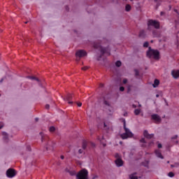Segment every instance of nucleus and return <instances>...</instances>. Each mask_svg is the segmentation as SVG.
<instances>
[{
    "label": "nucleus",
    "mask_w": 179,
    "mask_h": 179,
    "mask_svg": "<svg viewBox=\"0 0 179 179\" xmlns=\"http://www.w3.org/2000/svg\"><path fill=\"white\" fill-rule=\"evenodd\" d=\"M123 128L125 132L120 135L122 139H128V138H132L134 136V134H132L131 130L127 128V122L125 120H123Z\"/></svg>",
    "instance_id": "obj_1"
},
{
    "label": "nucleus",
    "mask_w": 179,
    "mask_h": 179,
    "mask_svg": "<svg viewBox=\"0 0 179 179\" xmlns=\"http://www.w3.org/2000/svg\"><path fill=\"white\" fill-rule=\"evenodd\" d=\"M147 57L148 58H153L154 59H160V52L159 50H152V48H148V51H147Z\"/></svg>",
    "instance_id": "obj_2"
},
{
    "label": "nucleus",
    "mask_w": 179,
    "mask_h": 179,
    "mask_svg": "<svg viewBox=\"0 0 179 179\" xmlns=\"http://www.w3.org/2000/svg\"><path fill=\"white\" fill-rule=\"evenodd\" d=\"M76 179H89V171L86 169L80 170L76 174Z\"/></svg>",
    "instance_id": "obj_3"
},
{
    "label": "nucleus",
    "mask_w": 179,
    "mask_h": 179,
    "mask_svg": "<svg viewBox=\"0 0 179 179\" xmlns=\"http://www.w3.org/2000/svg\"><path fill=\"white\" fill-rule=\"evenodd\" d=\"M152 27L155 29H160V22L159 21L150 20L148 21V29L152 30Z\"/></svg>",
    "instance_id": "obj_4"
},
{
    "label": "nucleus",
    "mask_w": 179,
    "mask_h": 179,
    "mask_svg": "<svg viewBox=\"0 0 179 179\" xmlns=\"http://www.w3.org/2000/svg\"><path fill=\"white\" fill-rule=\"evenodd\" d=\"M16 174H17V173L16 172V170L13 169H8L6 171V176L8 177V178H13V177H15Z\"/></svg>",
    "instance_id": "obj_5"
},
{
    "label": "nucleus",
    "mask_w": 179,
    "mask_h": 179,
    "mask_svg": "<svg viewBox=\"0 0 179 179\" xmlns=\"http://www.w3.org/2000/svg\"><path fill=\"white\" fill-rule=\"evenodd\" d=\"M94 48H100V51L102 55L103 54H106V52H107V49L102 48L101 45H99V43H94Z\"/></svg>",
    "instance_id": "obj_6"
},
{
    "label": "nucleus",
    "mask_w": 179,
    "mask_h": 179,
    "mask_svg": "<svg viewBox=\"0 0 179 179\" xmlns=\"http://www.w3.org/2000/svg\"><path fill=\"white\" fill-rule=\"evenodd\" d=\"M76 55V57H79L80 58L82 57H86V55H87V53L86 52V51L81 50L77 51Z\"/></svg>",
    "instance_id": "obj_7"
},
{
    "label": "nucleus",
    "mask_w": 179,
    "mask_h": 179,
    "mask_svg": "<svg viewBox=\"0 0 179 179\" xmlns=\"http://www.w3.org/2000/svg\"><path fill=\"white\" fill-rule=\"evenodd\" d=\"M152 120L155 121V122H160L162 121V118H160V116L157 114H153L151 115Z\"/></svg>",
    "instance_id": "obj_8"
},
{
    "label": "nucleus",
    "mask_w": 179,
    "mask_h": 179,
    "mask_svg": "<svg viewBox=\"0 0 179 179\" xmlns=\"http://www.w3.org/2000/svg\"><path fill=\"white\" fill-rule=\"evenodd\" d=\"M143 135H144L145 138H147V139H152V138H153V136H155V134H150L148 132V130L144 131Z\"/></svg>",
    "instance_id": "obj_9"
},
{
    "label": "nucleus",
    "mask_w": 179,
    "mask_h": 179,
    "mask_svg": "<svg viewBox=\"0 0 179 179\" xmlns=\"http://www.w3.org/2000/svg\"><path fill=\"white\" fill-rule=\"evenodd\" d=\"M171 75L174 79H178L179 78V70H173L171 71Z\"/></svg>",
    "instance_id": "obj_10"
},
{
    "label": "nucleus",
    "mask_w": 179,
    "mask_h": 179,
    "mask_svg": "<svg viewBox=\"0 0 179 179\" xmlns=\"http://www.w3.org/2000/svg\"><path fill=\"white\" fill-rule=\"evenodd\" d=\"M71 99H72V94H67L66 98H64V101H68L69 104H72L73 102L71 101Z\"/></svg>",
    "instance_id": "obj_11"
},
{
    "label": "nucleus",
    "mask_w": 179,
    "mask_h": 179,
    "mask_svg": "<svg viewBox=\"0 0 179 179\" xmlns=\"http://www.w3.org/2000/svg\"><path fill=\"white\" fill-rule=\"evenodd\" d=\"M115 164L117 167H121V166H122V164H124V162H122V160L121 159H117L115 160Z\"/></svg>",
    "instance_id": "obj_12"
},
{
    "label": "nucleus",
    "mask_w": 179,
    "mask_h": 179,
    "mask_svg": "<svg viewBox=\"0 0 179 179\" xmlns=\"http://www.w3.org/2000/svg\"><path fill=\"white\" fill-rule=\"evenodd\" d=\"M155 155L157 157H159V159H164L163 155H162V152L159 150H155Z\"/></svg>",
    "instance_id": "obj_13"
},
{
    "label": "nucleus",
    "mask_w": 179,
    "mask_h": 179,
    "mask_svg": "<svg viewBox=\"0 0 179 179\" xmlns=\"http://www.w3.org/2000/svg\"><path fill=\"white\" fill-rule=\"evenodd\" d=\"M159 83H160V81H159V80L157 79H155L154 81V84L152 85L153 87H157Z\"/></svg>",
    "instance_id": "obj_14"
},
{
    "label": "nucleus",
    "mask_w": 179,
    "mask_h": 179,
    "mask_svg": "<svg viewBox=\"0 0 179 179\" xmlns=\"http://www.w3.org/2000/svg\"><path fill=\"white\" fill-rule=\"evenodd\" d=\"M2 135L3 136V138L4 141H6V142H8V133L3 131Z\"/></svg>",
    "instance_id": "obj_15"
},
{
    "label": "nucleus",
    "mask_w": 179,
    "mask_h": 179,
    "mask_svg": "<svg viewBox=\"0 0 179 179\" xmlns=\"http://www.w3.org/2000/svg\"><path fill=\"white\" fill-rule=\"evenodd\" d=\"M145 36H146V34H145V31L141 30L139 34V37H142L143 38H144V37H145Z\"/></svg>",
    "instance_id": "obj_16"
},
{
    "label": "nucleus",
    "mask_w": 179,
    "mask_h": 179,
    "mask_svg": "<svg viewBox=\"0 0 179 179\" xmlns=\"http://www.w3.org/2000/svg\"><path fill=\"white\" fill-rule=\"evenodd\" d=\"M129 178L130 179H138V176H136V173L129 175Z\"/></svg>",
    "instance_id": "obj_17"
},
{
    "label": "nucleus",
    "mask_w": 179,
    "mask_h": 179,
    "mask_svg": "<svg viewBox=\"0 0 179 179\" xmlns=\"http://www.w3.org/2000/svg\"><path fill=\"white\" fill-rule=\"evenodd\" d=\"M104 140V137L101 136V138L100 137H98V141H100L101 143H102L103 146H106V143H103V141Z\"/></svg>",
    "instance_id": "obj_18"
},
{
    "label": "nucleus",
    "mask_w": 179,
    "mask_h": 179,
    "mask_svg": "<svg viewBox=\"0 0 179 179\" xmlns=\"http://www.w3.org/2000/svg\"><path fill=\"white\" fill-rule=\"evenodd\" d=\"M87 146V141H83V149H86Z\"/></svg>",
    "instance_id": "obj_19"
},
{
    "label": "nucleus",
    "mask_w": 179,
    "mask_h": 179,
    "mask_svg": "<svg viewBox=\"0 0 179 179\" xmlns=\"http://www.w3.org/2000/svg\"><path fill=\"white\" fill-rule=\"evenodd\" d=\"M126 12H129L131 10V6L129 4H127L125 7Z\"/></svg>",
    "instance_id": "obj_20"
},
{
    "label": "nucleus",
    "mask_w": 179,
    "mask_h": 179,
    "mask_svg": "<svg viewBox=\"0 0 179 179\" xmlns=\"http://www.w3.org/2000/svg\"><path fill=\"white\" fill-rule=\"evenodd\" d=\"M134 114H135V115H139V114H141L140 109H135L134 110Z\"/></svg>",
    "instance_id": "obj_21"
},
{
    "label": "nucleus",
    "mask_w": 179,
    "mask_h": 179,
    "mask_svg": "<svg viewBox=\"0 0 179 179\" xmlns=\"http://www.w3.org/2000/svg\"><path fill=\"white\" fill-rule=\"evenodd\" d=\"M115 65H116V66H117L118 68H120V66H121V65H122L121 61H117V62H115Z\"/></svg>",
    "instance_id": "obj_22"
},
{
    "label": "nucleus",
    "mask_w": 179,
    "mask_h": 179,
    "mask_svg": "<svg viewBox=\"0 0 179 179\" xmlns=\"http://www.w3.org/2000/svg\"><path fill=\"white\" fill-rule=\"evenodd\" d=\"M46 150H54V147L52 146H47Z\"/></svg>",
    "instance_id": "obj_23"
},
{
    "label": "nucleus",
    "mask_w": 179,
    "mask_h": 179,
    "mask_svg": "<svg viewBox=\"0 0 179 179\" xmlns=\"http://www.w3.org/2000/svg\"><path fill=\"white\" fill-rule=\"evenodd\" d=\"M143 47L148 48V47H149V42H145L143 44Z\"/></svg>",
    "instance_id": "obj_24"
},
{
    "label": "nucleus",
    "mask_w": 179,
    "mask_h": 179,
    "mask_svg": "<svg viewBox=\"0 0 179 179\" xmlns=\"http://www.w3.org/2000/svg\"><path fill=\"white\" fill-rule=\"evenodd\" d=\"M168 176H169V177L173 178V177H174V173H173V172H169V173H168Z\"/></svg>",
    "instance_id": "obj_25"
},
{
    "label": "nucleus",
    "mask_w": 179,
    "mask_h": 179,
    "mask_svg": "<svg viewBox=\"0 0 179 179\" xmlns=\"http://www.w3.org/2000/svg\"><path fill=\"white\" fill-rule=\"evenodd\" d=\"M50 132H54V131H55V127H50L49 129Z\"/></svg>",
    "instance_id": "obj_26"
},
{
    "label": "nucleus",
    "mask_w": 179,
    "mask_h": 179,
    "mask_svg": "<svg viewBox=\"0 0 179 179\" xmlns=\"http://www.w3.org/2000/svg\"><path fill=\"white\" fill-rule=\"evenodd\" d=\"M29 79H32V80H37L38 81V78H36V77H28Z\"/></svg>",
    "instance_id": "obj_27"
},
{
    "label": "nucleus",
    "mask_w": 179,
    "mask_h": 179,
    "mask_svg": "<svg viewBox=\"0 0 179 179\" xmlns=\"http://www.w3.org/2000/svg\"><path fill=\"white\" fill-rule=\"evenodd\" d=\"M103 104H105V106H110V103H108L107 101H104Z\"/></svg>",
    "instance_id": "obj_28"
},
{
    "label": "nucleus",
    "mask_w": 179,
    "mask_h": 179,
    "mask_svg": "<svg viewBox=\"0 0 179 179\" xmlns=\"http://www.w3.org/2000/svg\"><path fill=\"white\" fill-rule=\"evenodd\" d=\"M140 142H141V143H146V141H145V138H141V139L140 140Z\"/></svg>",
    "instance_id": "obj_29"
},
{
    "label": "nucleus",
    "mask_w": 179,
    "mask_h": 179,
    "mask_svg": "<svg viewBox=\"0 0 179 179\" xmlns=\"http://www.w3.org/2000/svg\"><path fill=\"white\" fill-rule=\"evenodd\" d=\"M123 83H124V85H126V83H128V80L127 78H124L123 80Z\"/></svg>",
    "instance_id": "obj_30"
},
{
    "label": "nucleus",
    "mask_w": 179,
    "mask_h": 179,
    "mask_svg": "<svg viewBox=\"0 0 179 179\" xmlns=\"http://www.w3.org/2000/svg\"><path fill=\"white\" fill-rule=\"evenodd\" d=\"M136 76H139V71L138 70H135Z\"/></svg>",
    "instance_id": "obj_31"
},
{
    "label": "nucleus",
    "mask_w": 179,
    "mask_h": 179,
    "mask_svg": "<svg viewBox=\"0 0 179 179\" xmlns=\"http://www.w3.org/2000/svg\"><path fill=\"white\" fill-rule=\"evenodd\" d=\"M124 90H125V88H124V87H120V92H124Z\"/></svg>",
    "instance_id": "obj_32"
},
{
    "label": "nucleus",
    "mask_w": 179,
    "mask_h": 179,
    "mask_svg": "<svg viewBox=\"0 0 179 179\" xmlns=\"http://www.w3.org/2000/svg\"><path fill=\"white\" fill-rule=\"evenodd\" d=\"M1 128H3V122H0V129H1Z\"/></svg>",
    "instance_id": "obj_33"
},
{
    "label": "nucleus",
    "mask_w": 179,
    "mask_h": 179,
    "mask_svg": "<svg viewBox=\"0 0 179 179\" xmlns=\"http://www.w3.org/2000/svg\"><path fill=\"white\" fill-rule=\"evenodd\" d=\"M88 68H89V67H87V66H85V67H83V68H82V70H83V71H86Z\"/></svg>",
    "instance_id": "obj_34"
},
{
    "label": "nucleus",
    "mask_w": 179,
    "mask_h": 179,
    "mask_svg": "<svg viewBox=\"0 0 179 179\" xmlns=\"http://www.w3.org/2000/svg\"><path fill=\"white\" fill-rule=\"evenodd\" d=\"M77 106L78 107H82V103H80V102L77 103Z\"/></svg>",
    "instance_id": "obj_35"
},
{
    "label": "nucleus",
    "mask_w": 179,
    "mask_h": 179,
    "mask_svg": "<svg viewBox=\"0 0 179 179\" xmlns=\"http://www.w3.org/2000/svg\"><path fill=\"white\" fill-rule=\"evenodd\" d=\"M78 152L80 153V155H82V153H83V150L82 149H80L78 150Z\"/></svg>",
    "instance_id": "obj_36"
},
{
    "label": "nucleus",
    "mask_w": 179,
    "mask_h": 179,
    "mask_svg": "<svg viewBox=\"0 0 179 179\" xmlns=\"http://www.w3.org/2000/svg\"><path fill=\"white\" fill-rule=\"evenodd\" d=\"M178 136L176 135V136H174L173 137H172L171 139H172V140H173V139H177Z\"/></svg>",
    "instance_id": "obj_37"
},
{
    "label": "nucleus",
    "mask_w": 179,
    "mask_h": 179,
    "mask_svg": "<svg viewBox=\"0 0 179 179\" xmlns=\"http://www.w3.org/2000/svg\"><path fill=\"white\" fill-rule=\"evenodd\" d=\"M131 92V86L128 87V93H129Z\"/></svg>",
    "instance_id": "obj_38"
},
{
    "label": "nucleus",
    "mask_w": 179,
    "mask_h": 179,
    "mask_svg": "<svg viewBox=\"0 0 179 179\" xmlns=\"http://www.w3.org/2000/svg\"><path fill=\"white\" fill-rule=\"evenodd\" d=\"M27 149L29 151L31 150V149L30 148V146H29V145H28V146L27 147Z\"/></svg>",
    "instance_id": "obj_39"
},
{
    "label": "nucleus",
    "mask_w": 179,
    "mask_h": 179,
    "mask_svg": "<svg viewBox=\"0 0 179 179\" xmlns=\"http://www.w3.org/2000/svg\"><path fill=\"white\" fill-rule=\"evenodd\" d=\"M45 108H47V109L48 110V108H50V105L47 104V105L45 106Z\"/></svg>",
    "instance_id": "obj_40"
},
{
    "label": "nucleus",
    "mask_w": 179,
    "mask_h": 179,
    "mask_svg": "<svg viewBox=\"0 0 179 179\" xmlns=\"http://www.w3.org/2000/svg\"><path fill=\"white\" fill-rule=\"evenodd\" d=\"M158 148H159V149L162 148V144L159 143L158 144Z\"/></svg>",
    "instance_id": "obj_41"
},
{
    "label": "nucleus",
    "mask_w": 179,
    "mask_h": 179,
    "mask_svg": "<svg viewBox=\"0 0 179 179\" xmlns=\"http://www.w3.org/2000/svg\"><path fill=\"white\" fill-rule=\"evenodd\" d=\"M60 159H62V160H64V155H62V156L60 157Z\"/></svg>",
    "instance_id": "obj_42"
},
{
    "label": "nucleus",
    "mask_w": 179,
    "mask_h": 179,
    "mask_svg": "<svg viewBox=\"0 0 179 179\" xmlns=\"http://www.w3.org/2000/svg\"><path fill=\"white\" fill-rule=\"evenodd\" d=\"M132 107H133L134 108H136V106L135 104H133V105H132Z\"/></svg>",
    "instance_id": "obj_43"
},
{
    "label": "nucleus",
    "mask_w": 179,
    "mask_h": 179,
    "mask_svg": "<svg viewBox=\"0 0 179 179\" xmlns=\"http://www.w3.org/2000/svg\"><path fill=\"white\" fill-rule=\"evenodd\" d=\"M91 145L92 146H96V144H94V143H92Z\"/></svg>",
    "instance_id": "obj_44"
},
{
    "label": "nucleus",
    "mask_w": 179,
    "mask_h": 179,
    "mask_svg": "<svg viewBox=\"0 0 179 179\" xmlns=\"http://www.w3.org/2000/svg\"><path fill=\"white\" fill-rule=\"evenodd\" d=\"M174 12H176V13H178V10H174Z\"/></svg>",
    "instance_id": "obj_45"
},
{
    "label": "nucleus",
    "mask_w": 179,
    "mask_h": 179,
    "mask_svg": "<svg viewBox=\"0 0 179 179\" xmlns=\"http://www.w3.org/2000/svg\"><path fill=\"white\" fill-rule=\"evenodd\" d=\"M2 82H3V78L0 80V83H2Z\"/></svg>",
    "instance_id": "obj_46"
},
{
    "label": "nucleus",
    "mask_w": 179,
    "mask_h": 179,
    "mask_svg": "<svg viewBox=\"0 0 179 179\" xmlns=\"http://www.w3.org/2000/svg\"><path fill=\"white\" fill-rule=\"evenodd\" d=\"M35 121H38V117H36V118H35Z\"/></svg>",
    "instance_id": "obj_47"
},
{
    "label": "nucleus",
    "mask_w": 179,
    "mask_h": 179,
    "mask_svg": "<svg viewBox=\"0 0 179 179\" xmlns=\"http://www.w3.org/2000/svg\"><path fill=\"white\" fill-rule=\"evenodd\" d=\"M104 127L106 128V127H107V124H106V123H104Z\"/></svg>",
    "instance_id": "obj_48"
},
{
    "label": "nucleus",
    "mask_w": 179,
    "mask_h": 179,
    "mask_svg": "<svg viewBox=\"0 0 179 179\" xmlns=\"http://www.w3.org/2000/svg\"><path fill=\"white\" fill-rule=\"evenodd\" d=\"M159 95L158 94H156V97H159Z\"/></svg>",
    "instance_id": "obj_49"
},
{
    "label": "nucleus",
    "mask_w": 179,
    "mask_h": 179,
    "mask_svg": "<svg viewBox=\"0 0 179 179\" xmlns=\"http://www.w3.org/2000/svg\"><path fill=\"white\" fill-rule=\"evenodd\" d=\"M175 143H178V141H175Z\"/></svg>",
    "instance_id": "obj_50"
},
{
    "label": "nucleus",
    "mask_w": 179,
    "mask_h": 179,
    "mask_svg": "<svg viewBox=\"0 0 179 179\" xmlns=\"http://www.w3.org/2000/svg\"><path fill=\"white\" fill-rule=\"evenodd\" d=\"M120 145H122V141H120Z\"/></svg>",
    "instance_id": "obj_51"
},
{
    "label": "nucleus",
    "mask_w": 179,
    "mask_h": 179,
    "mask_svg": "<svg viewBox=\"0 0 179 179\" xmlns=\"http://www.w3.org/2000/svg\"><path fill=\"white\" fill-rule=\"evenodd\" d=\"M138 106H139V107H142V105L139 104Z\"/></svg>",
    "instance_id": "obj_52"
},
{
    "label": "nucleus",
    "mask_w": 179,
    "mask_h": 179,
    "mask_svg": "<svg viewBox=\"0 0 179 179\" xmlns=\"http://www.w3.org/2000/svg\"><path fill=\"white\" fill-rule=\"evenodd\" d=\"M145 145H142V147H143V148H145Z\"/></svg>",
    "instance_id": "obj_53"
},
{
    "label": "nucleus",
    "mask_w": 179,
    "mask_h": 179,
    "mask_svg": "<svg viewBox=\"0 0 179 179\" xmlns=\"http://www.w3.org/2000/svg\"><path fill=\"white\" fill-rule=\"evenodd\" d=\"M97 59H98V61H100V58H98Z\"/></svg>",
    "instance_id": "obj_54"
},
{
    "label": "nucleus",
    "mask_w": 179,
    "mask_h": 179,
    "mask_svg": "<svg viewBox=\"0 0 179 179\" xmlns=\"http://www.w3.org/2000/svg\"><path fill=\"white\" fill-rule=\"evenodd\" d=\"M155 2H157V0H155Z\"/></svg>",
    "instance_id": "obj_55"
},
{
    "label": "nucleus",
    "mask_w": 179,
    "mask_h": 179,
    "mask_svg": "<svg viewBox=\"0 0 179 179\" xmlns=\"http://www.w3.org/2000/svg\"><path fill=\"white\" fill-rule=\"evenodd\" d=\"M171 167H174V166L171 165Z\"/></svg>",
    "instance_id": "obj_56"
},
{
    "label": "nucleus",
    "mask_w": 179,
    "mask_h": 179,
    "mask_svg": "<svg viewBox=\"0 0 179 179\" xmlns=\"http://www.w3.org/2000/svg\"><path fill=\"white\" fill-rule=\"evenodd\" d=\"M25 24H27V22H25Z\"/></svg>",
    "instance_id": "obj_57"
},
{
    "label": "nucleus",
    "mask_w": 179,
    "mask_h": 179,
    "mask_svg": "<svg viewBox=\"0 0 179 179\" xmlns=\"http://www.w3.org/2000/svg\"><path fill=\"white\" fill-rule=\"evenodd\" d=\"M167 163H170V162L168 161Z\"/></svg>",
    "instance_id": "obj_58"
},
{
    "label": "nucleus",
    "mask_w": 179,
    "mask_h": 179,
    "mask_svg": "<svg viewBox=\"0 0 179 179\" xmlns=\"http://www.w3.org/2000/svg\"><path fill=\"white\" fill-rule=\"evenodd\" d=\"M130 1H134V0H130Z\"/></svg>",
    "instance_id": "obj_59"
}]
</instances>
